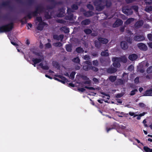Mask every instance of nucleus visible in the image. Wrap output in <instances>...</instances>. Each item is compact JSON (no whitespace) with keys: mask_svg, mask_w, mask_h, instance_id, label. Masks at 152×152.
<instances>
[{"mask_svg":"<svg viewBox=\"0 0 152 152\" xmlns=\"http://www.w3.org/2000/svg\"><path fill=\"white\" fill-rule=\"evenodd\" d=\"M143 96H152V88L147 90L143 94Z\"/></svg>","mask_w":152,"mask_h":152,"instance_id":"obj_10","label":"nucleus"},{"mask_svg":"<svg viewBox=\"0 0 152 152\" xmlns=\"http://www.w3.org/2000/svg\"><path fill=\"white\" fill-rule=\"evenodd\" d=\"M53 65L55 67L57 68H59V66L58 64L55 61H53L52 63Z\"/></svg>","mask_w":152,"mask_h":152,"instance_id":"obj_35","label":"nucleus"},{"mask_svg":"<svg viewBox=\"0 0 152 152\" xmlns=\"http://www.w3.org/2000/svg\"><path fill=\"white\" fill-rule=\"evenodd\" d=\"M105 0H96L94 2V5L96 6L97 10L100 11L103 9L106 6L107 7H109L111 5V3L109 0H107L106 2L104 1Z\"/></svg>","mask_w":152,"mask_h":152,"instance_id":"obj_1","label":"nucleus"},{"mask_svg":"<svg viewBox=\"0 0 152 152\" xmlns=\"http://www.w3.org/2000/svg\"><path fill=\"white\" fill-rule=\"evenodd\" d=\"M64 15V13L63 12H61L59 14L57 15V16L59 17H62Z\"/></svg>","mask_w":152,"mask_h":152,"instance_id":"obj_42","label":"nucleus"},{"mask_svg":"<svg viewBox=\"0 0 152 152\" xmlns=\"http://www.w3.org/2000/svg\"><path fill=\"white\" fill-rule=\"evenodd\" d=\"M143 149L144 152H152V149L147 146H144L143 147Z\"/></svg>","mask_w":152,"mask_h":152,"instance_id":"obj_22","label":"nucleus"},{"mask_svg":"<svg viewBox=\"0 0 152 152\" xmlns=\"http://www.w3.org/2000/svg\"><path fill=\"white\" fill-rule=\"evenodd\" d=\"M85 15L87 17H89L94 15V13L91 11L87 12L84 13Z\"/></svg>","mask_w":152,"mask_h":152,"instance_id":"obj_21","label":"nucleus"},{"mask_svg":"<svg viewBox=\"0 0 152 152\" xmlns=\"http://www.w3.org/2000/svg\"><path fill=\"white\" fill-rule=\"evenodd\" d=\"M137 91H138V90L137 89H134V90L132 91L131 92V93L130 94V95L131 96L133 95H134L135 94L136 92H137Z\"/></svg>","mask_w":152,"mask_h":152,"instance_id":"obj_40","label":"nucleus"},{"mask_svg":"<svg viewBox=\"0 0 152 152\" xmlns=\"http://www.w3.org/2000/svg\"><path fill=\"white\" fill-rule=\"evenodd\" d=\"M55 76L61 78L62 80H64V81L65 80H66L65 77H63L61 75H55Z\"/></svg>","mask_w":152,"mask_h":152,"instance_id":"obj_45","label":"nucleus"},{"mask_svg":"<svg viewBox=\"0 0 152 152\" xmlns=\"http://www.w3.org/2000/svg\"><path fill=\"white\" fill-rule=\"evenodd\" d=\"M126 40L128 43H131L132 42V40L131 39L129 38H127Z\"/></svg>","mask_w":152,"mask_h":152,"instance_id":"obj_63","label":"nucleus"},{"mask_svg":"<svg viewBox=\"0 0 152 152\" xmlns=\"http://www.w3.org/2000/svg\"><path fill=\"white\" fill-rule=\"evenodd\" d=\"M143 21L140 20L137 22L134 25V26L136 28H139L141 27L143 24Z\"/></svg>","mask_w":152,"mask_h":152,"instance_id":"obj_15","label":"nucleus"},{"mask_svg":"<svg viewBox=\"0 0 152 152\" xmlns=\"http://www.w3.org/2000/svg\"><path fill=\"white\" fill-rule=\"evenodd\" d=\"M123 95V94L122 93L118 94H117L116 95V97L117 98H120Z\"/></svg>","mask_w":152,"mask_h":152,"instance_id":"obj_57","label":"nucleus"},{"mask_svg":"<svg viewBox=\"0 0 152 152\" xmlns=\"http://www.w3.org/2000/svg\"><path fill=\"white\" fill-rule=\"evenodd\" d=\"M53 45L55 47H61L62 46V44L60 42L55 43L53 44Z\"/></svg>","mask_w":152,"mask_h":152,"instance_id":"obj_32","label":"nucleus"},{"mask_svg":"<svg viewBox=\"0 0 152 152\" xmlns=\"http://www.w3.org/2000/svg\"><path fill=\"white\" fill-rule=\"evenodd\" d=\"M134 83L136 84H137L139 82V78L137 77L134 80Z\"/></svg>","mask_w":152,"mask_h":152,"instance_id":"obj_59","label":"nucleus"},{"mask_svg":"<svg viewBox=\"0 0 152 152\" xmlns=\"http://www.w3.org/2000/svg\"><path fill=\"white\" fill-rule=\"evenodd\" d=\"M117 70L116 68L111 66L107 69V72L109 74H113L115 73Z\"/></svg>","mask_w":152,"mask_h":152,"instance_id":"obj_5","label":"nucleus"},{"mask_svg":"<svg viewBox=\"0 0 152 152\" xmlns=\"http://www.w3.org/2000/svg\"><path fill=\"white\" fill-rule=\"evenodd\" d=\"M139 105L140 107H144L145 106V105L143 103H140Z\"/></svg>","mask_w":152,"mask_h":152,"instance_id":"obj_55","label":"nucleus"},{"mask_svg":"<svg viewBox=\"0 0 152 152\" xmlns=\"http://www.w3.org/2000/svg\"><path fill=\"white\" fill-rule=\"evenodd\" d=\"M145 3L147 4H152V0H145Z\"/></svg>","mask_w":152,"mask_h":152,"instance_id":"obj_53","label":"nucleus"},{"mask_svg":"<svg viewBox=\"0 0 152 152\" xmlns=\"http://www.w3.org/2000/svg\"><path fill=\"white\" fill-rule=\"evenodd\" d=\"M77 90L80 92H83L86 90V89L83 88H79L77 89Z\"/></svg>","mask_w":152,"mask_h":152,"instance_id":"obj_48","label":"nucleus"},{"mask_svg":"<svg viewBox=\"0 0 152 152\" xmlns=\"http://www.w3.org/2000/svg\"><path fill=\"white\" fill-rule=\"evenodd\" d=\"M133 9L136 12H138V8L137 6H133L132 7V9Z\"/></svg>","mask_w":152,"mask_h":152,"instance_id":"obj_43","label":"nucleus"},{"mask_svg":"<svg viewBox=\"0 0 152 152\" xmlns=\"http://www.w3.org/2000/svg\"><path fill=\"white\" fill-rule=\"evenodd\" d=\"M137 46L138 48L141 50L145 51L148 49L147 46L145 44L142 43H139L137 44Z\"/></svg>","mask_w":152,"mask_h":152,"instance_id":"obj_4","label":"nucleus"},{"mask_svg":"<svg viewBox=\"0 0 152 152\" xmlns=\"http://www.w3.org/2000/svg\"><path fill=\"white\" fill-rule=\"evenodd\" d=\"M81 78L82 79L85 81H86V80H88L89 79V78L88 77H87L85 76H81Z\"/></svg>","mask_w":152,"mask_h":152,"instance_id":"obj_46","label":"nucleus"},{"mask_svg":"<svg viewBox=\"0 0 152 152\" xmlns=\"http://www.w3.org/2000/svg\"><path fill=\"white\" fill-rule=\"evenodd\" d=\"M72 8L73 10H76L78 9V7L77 5L74 4L72 6Z\"/></svg>","mask_w":152,"mask_h":152,"instance_id":"obj_54","label":"nucleus"},{"mask_svg":"<svg viewBox=\"0 0 152 152\" xmlns=\"http://www.w3.org/2000/svg\"><path fill=\"white\" fill-rule=\"evenodd\" d=\"M147 72L148 73H151L152 72V66L148 67L147 70Z\"/></svg>","mask_w":152,"mask_h":152,"instance_id":"obj_39","label":"nucleus"},{"mask_svg":"<svg viewBox=\"0 0 152 152\" xmlns=\"http://www.w3.org/2000/svg\"><path fill=\"white\" fill-rule=\"evenodd\" d=\"M61 30L63 31L65 33H68L69 32V29L65 27L61 28Z\"/></svg>","mask_w":152,"mask_h":152,"instance_id":"obj_26","label":"nucleus"},{"mask_svg":"<svg viewBox=\"0 0 152 152\" xmlns=\"http://www.w3.org/2000/svg\"><path fill=\"white\" fill-rule=\"evenodd\" d=\"M122 11L123 13L127 15H132L133 13L131 9L124 8L122 9Z\"/></svg>","mask_w":152,"mask_h":152,"instance_id":"obj_7","label":"nucleus"},{"mask_svg":"<svg viewBox=\"0 0 152 152\" xmlns=\"http://www.w3.org/2000/svg\"><path fill=\"white\" fill-rule=\"evenodd\" d=\"M134 19L132 18H129L125 22L124 24L125 25H128L130 24L134 20Z\"/></svg>","mask_w":152,"mask_h":152,"instance_id":"obj_19","label":"nucleus"},{"mask_svg":"<svg viewBox=\"0 0 152 152\" xmlns=\"http://www.w3.org/2000/svg\"><path fill=\"white\" fill-rule=\"evenodd\" d=\"M121 48L124 50L126 49L128 47L126 42L125 41H123L121 42Z\"/></svg>","mask_w":152,"mask_h":152,"instance_id":"obj_11","label":"nucleus"},{"mask_svg":"<svg viewBox=\"0 0 152 152\" xmlns=\"http://www.w3.org/2000/svg\"><path fill=\"white\" fill-rule=\"evenodd\" d=\"M98 39L99 42L102 43L106 44L108 42V40L106 38H103L101 37H98Z\"/></svg>","mask_w":152,"mask_h":152,"instance_id":"obj_12","label":"nucleus"},{"mask_svg":"<svg viewBox=\"0 0 152 152\" xmlns=\"http://www.w3.org/2000/svg\"><path fill=\"white\" fill-rule=\"evenodd\" d=\"M43 69L45 70H48L49 69V67L48 66L46 65L45 66H43V67H42Z\"/></svg>","mask_w":152,"mask_h":152,"instance_id":"obj_61","label":"nucleus"},{"mask_svg":"<svg viewBox=\"0 0 152 152\" xmlns=\"http://www.w3.org/2000/svg\"><path fill=\"white\" fill-rule=\"evenodd\" d=\"M107 50H106L105 51L102 52L101 53V55L102 56H109V53L107 51Z\"/></svg>","mask_w":152,"mask_h":152,"instance_id":"obj_27","label":"nucleus"},{"mask_svg":"<svg viewBox=\"0 0 152 152\" xmlns=\"http://www.w3.org/2000/svg\"><path fill=\"white\" fill-rule=\"evenodd\" d=\"M119 59L118 58V57H114L112 59V61L113 62V66L115 67L118 68L120 67L121 66L120 64V63Z\"/></svg>","mask_w":152,"mask_h":152,"instance_id":"obj_3","label":"nucleus"},{"mask_svg":"<svg viewBox=\"0 0 152 152\" xmlns=\"http://www.w3.org/2000/svg\"><path fill=\"white\" fill-rule=\"evenodd\" d=\"M95 45L96 47L99 48L100 47V44L99 43L97 42H95Z\"/></svg>","mask_w":152,"mask_h":152,"instance_id":"obj_56","label":"nucleus"},{"mask_svg":"<svg viewBox=\"0 0 152 152\" xmlns=\"http://www.w3.org/2000/svg\"><path fill=\"white\" fill-rule=\"evenodd\" d=\"M72 61L73 62L77 63H79L80 61V59L78 57L74 58L72 59Z\"/></svg>","mask_w":152,"mask_h":152,"instance_id":"obj_25","label":"nucleus"},{"mask_svg":"<svg viewBox=\"0 0 152 152\" xmlns=\"http://www.w3.org/2000/svg\"><path fill=\"white\" fill-rule=\"evenodd\" d=\"M85 63L87 64L91 65V62L90 61H86L85 62Z\"/></svg>","mask_w":152,"mask_h":152,"instance_id":"obj_60","label":"nucleus"},{"mask_svg":"<svg viewBox=\"0 0 152 152\" xmlns=\"http://www.w3.org/2000/svg\"><path fill=\"white\" fill-rule=\"evenodd\" d=\"M134 69V66L132 65H130L128 68V69L130 71H132Z\"/></svg>","mask_w":152,"mask_h":152,"instance_id":"obj_47","label":"nucleus"},{"mask_svg":"<svg viewBox=\"0 0 152 152\" xmlns=\"http://www.w3.org/2000/svg\"><path fill=\"white\" fill-rule=\"evenodd\" d=\"M77 83L79 84H82L83 83L85 84H90L91 83V81L89 79L88 80H86L84 81V82H82V83H81L80 82H77Z\"/></svg>","mask_w":152,"mask_h":152,"instance_id":"obj_23","label":"nucleus"},{"mask_svg":"<svg viewBox=\"0 0 152 152\" xmlns=\"http://www.w3.org/2000/svg\"><path fill=\"white\" fill-rule=\"evenodd\" d=\"M123 21L120 19H118L113 24V26L114 28L117 27L119 26L122 24Z\"/></svg>","mask_w":152,"mask_h":152,"instance_id":"obj_6","label":"nucleus"},{"mask_svg":"<svg viewBox=\"0 0 152 152\" xmlns=\"http://www.w3.org/2000/svg\"><path fill=\"white\" fill-rule=\"evenodd\" d=\"M53 38L55 39L58 40H60L61 41H62L64 38V36L63 35H60L59 36L54 35L53 36Z\"/></svg>","mask_w":152,"mask_h":152,"instance_id":"obj_14","label":"nucleus"},{"mask_svg":"<svg viewBox=\"0 0 152 152\" xmlns=\"http://www.w3.org/2000/svg\"><path fill=\"white\" fill-rule=\"evenodd\" d=\"M85 88L86 89L91 90H94L95 89L99 90L100 89V88L99 87H98L96 88H95L93 87H89L86 86L85 87Z\"/></svg>","mask_w":152,"mask_h":152,"instance_id":"obj_30","label":"nucleus"},{"mask_svg":"<svg viewBox=\"0 0 152 152\" xmlns=\"http://www.w3.org/2000/svg\"><path fill=\"white\" fill-rule=\"evenodd\" d=\"M129 58L131 61H134L137 58V56L136 54H133L129 55Z\"/></svg>","mask_w":152,"mask_h":152,"instance_id":"obj_16","label":"nucleus"},{"mask_svg":"<svg viewBox=\"0 0 152 152\" xmlns=\"http://www.w3.org/2000/svg\"><path fill=\"white\" fill-rule=\"evenodd\" d=\"M109 80L112 82H114L117 79V76H111L108 78Z\"/></svg>","mask_w":152,"mask_h":152,"instance_id":"obj_20","label":"nucleus"},{"mask_svg":"<svg viewBox=\"0 0 152 152\" xmlns=\"http://www.w3.org/2000/svg\"><path fill=\"white\" fill-rule=\"evenodd\" d=\"M118 58H120L119 59V61L122 62L124 63H126L127 61V58L125 56H122L120 57H118Z\"/></svg>","mask_w":152,"mask_h":152,"instance_id":"obj_17","label":"nucleus"},{"mask_svg":"<svg viewBox=\"0 0 152 152\" xmlns=\"http://www.w3.org/2000/svg\"><path fill=\"white\" fill-rule=\"evenodd\" d=\"M83 68L84 70L87 71L90 70V66L89 67L87 65L84 66H83Z\"/></svg>","mask_w":152,"mask_h":152,"instance_id":"obj_36","label":"nucleus"},{"mask_svg":"<svg viewBox=\"0 0 152 152\" xmlns=\"http://www.w3.org/2000/svg\"><path fill=\"white\" fill-rule=\"evenodd\" d=\"M148 37L149 40L152 41V35L151 34H148Z\"/></svg>","mask_w":152,"mask_h":152,"instance_id":"obj_52","label":"nucleus"},{"mask_svg":"<svg viewBox=\"0 0 152 152\" xmlns=\"http://www.w3.org/2000/svg\"><path fill=\"white\" fill-rule=\"evenodd\" d=\"M90 20L89 19H86L83 21L81 22V24L82 25H87L89 24L90 23Z\"/></svg>","mask_w":152,"mask_h":152,"instance_id":"obj_18","label":"nucleus"},{"mask_svg":"<svg viewBox=\"0 0 152 152\" xmlns=\"http://www.w3.org/2000/svg\"><path fill=\"white\" fill-rule=\"evenodd\" d=\"M44 59V58L42 56H41L40 58H33L32 59V61L35 64H37L40 62L41 61L43 60Z\"/></svg>","mask_w":152,"mask_h":152,"instance_id":"obj_8","label":"nucleus"},{"mask_svg":"<svg viewBox=\"0 0 152 152\" xmlns=\"http://www.w3.org/2000/svg\"><path fill=\"white\" fill-rule=\"evenodd\" d=\"M46 48H49L51 47V45L50 43H48L45 44Z\"/></svg>","mask_w":152,"mask_h":152,"instance_id":"obj_51","label":"nucleus"},{"mask_svg":"<svg viewBox=\"0 0 152 152\" xmlns=\"http://www.w3.org/2000/svg\"><path fill=\"white\" fill-rule=\"evenodd\" d=\"M87 7L91 10H92L94 9L93 7L91 4H88L87 5Z\"/></svg>","mask_w":152,"mask_h":152,"instance_id":"obj_49","label":"nucleus"},{"mask_svg":"<svg viewBox=\"0 0 152 152\" xmlns=\"http://www.w3.org/2000/svg\"><path fill=\"white\" fill-rule=\"evenodd\" d=\"M145 39L144 37L142 35L135 36L134 39L136 41H140L144 40Z\"/></svg>","mask_w":152,"mask_h":152,"instance_id":"obj_9","label":"nucleus"},{"mask_svg":"<svg viewBox=\"0 0 152 152\" xmlns=\"http://www.w3.org/2000/svg\"><path fill=\"white\" fill-rule=\"evenodd\" d=\"M145 10L147 12H149L152 11V6H146L145 9Z\"/></svg>","mask_w":152,"mask_h":152,"instance_id":"obj_29","label":"nucleus"},{"mask_svg":"<svg viewBox=\"0 0 152 152\" xmlns=\"http://www.w3.org/2000/svg\"><path fill=\"white\" fill-rule=\"evenodd\" d=\"M37 20L39 23L43 22H42V19L41 17H37Z\"/></svg>","mask_w":152,"mask_h":152,"instance_id":"obj_50","label":"nucleus"},{"mask_svg":"<svg viewBox=\"0 0 152 152\" xmlns=\"http://www.w3.org/2000/svg\"><path fill=\"white\" fill-rule=\"evenodd\" d=\"M54 79L56 80H58L59 81H60V82H62V83H65V81H63V80H61L59 79H58V78H56V77H54Z\"/></svg>","mask_w":152,"mask_h":152,"instance_id":"obj_62","label":"nucleus"},{"mask_svg":"<svg viewBox=\"0 0 152 152\" xmlns=\"http://www.w3.org/2000/svg\"><path fill=\"white\" fill-rule=\"evenodd\" d=\"M93 64L94 66H98L99 65L98 61L97 60H94L93 61Z\"/></svg>","mask_w":152,"mask_h":152,"instance_id":"obj_41","label":"nucleus"},{"mask_svg":"<svg viewBox=\"0 0 152 152\" xmlns=\"http://www.w3.org/2000/svg\"><path fill=\"white\" fill-rule=\"evenodd\" d=\"M83 58L85 60H89L91 58V57L90 56L88 55H86L84 56Z\"/></svg>","mask_w":152,"mask_h":152,"instance_id":"obj_37","label":"nucleus"},{"mask_svg":"<svg viewBox=\"0 0 152 152\" xmlns=\"http://www.w3.org/2000/svg\"><path fill=\"white\" fill-rule=\"evenodd\" d=\"M46 25L47 26V24L45 23L44 22H41L40 23H39L38 24V26L37 27V29L40 30H42L43 29V26Z\"/></svg>","mask_w":152,"mask_h":152,"instance_id":"obj_13","label":"nucleus"},{"mask_svg":"<svg viewBox=\"0 0 152 152\" xmlns=\"http://www.w3.org/2000/svg\"><path fill=\"white\" fill-rule=\"evenodd\" d=\"M12 23L3 26L0 28V32L10 31L12 30Z\"/></svg>","mask_w":152,"mask_h":152,"instance_id":"obj_2","label":"nucleus"},{"mask_svg":"<svg viewBox=\"0 0 152 152\" xmlns=\"http://www.w3.org/2000/svg\"><path fill=\"white\" fill-rule=\"evenodd\" d=\"M84 32L87 34H89L91 33V30L88 28L85 29L84 30Z\"/></svg>","mask_w":152,"mask_h":152,"instance_id":"obj_34","label":"nucleus"},{"mask_svg":"<svg viewBox=\"0 0 152 152\" xmlns=\"http://www.w3.org/2000/svg\"><path fill=\"white\" fill-rule=\"evenodd\" d=\"M38 10H39V9H37L36 11L34 12L33 13V15L34 16H37V13H38Z\"/></svg>","mask_w":152,"mask_h":152,"instance_id":"obj_58","label":"nucleus"},{"mask_svg":"<svg viewBox=\"0 0 152 152\" xmlns=\"http://www.w3.org/2000/svg\"><path fill=\"white\" fill-rule=\"evenodd\" d=\"M76 51L78 53H83L84 52V50L83 49L80 47H78L76 49Z\"/></svg>","mask_w":152,"mask_h":152,"instance_id":"obj_31","label":"nucleus"},{"mask_svg":"<svg viewBox=\"0 0 152 152\" xmlns=\"http://www.w3.org/2000/svg\"><path fill=\"white\" fill-rule=\"evenodd\" d=\"M93 81L96 83H99V80L96 78L94 77L93 79Z\"/></svg>","mask_w":152,"mask_h":152,"instance_id":"obj_44","label":"nucleus"},{"mask_svg":"<svg viewBox=\"0 0 152 152\" xmlns=\"http://www.w3.org/2000/svg\"><path fill=\"white\" fill-rule=\"evenodd\" d=\"M90 69L92 70L94 72H97L98 71V69L97 68L93 66H90Z\"/></svg>","mask_w":152,"mask_h":152,"instance_id":"obj_33","label":"nucleus"},{"mask_svg":"<svg viewBox=\"0 0 152 152\" xmlns=\"http://www.w3.org/2000/svg\"><path fill=\"white\" fill-rule=\"evenodd\" d=\"M116 85H121L124 83V81L123 80L121 79H118L116 83Z\"/></svg>","mask_w":152,"mask_h":152,"instance_id":"obj_24","label":"nucleus"},{"mask_svg":"<svg viewBox=\"0 0 152 152\" xmlns=\"http://www.w3.org/2000/svg\"><path fill=\"white\" fill-rule=\"evenodd\" d=\"M148 45L149 47L152 48V42L148 43Z\"/></svg>","mask_w":152,"mask_h":152,"instance_id":"obj_64","label":"nucleus"},{"mask_svg":"<svg viewBox=\"0 0 152 152\" xmlns=\"http://www.w3.org/2000/svg\"><path fill=\"white\" fill-rule=\"evenodd\" d=\"M75 74V72H72L70 76V78L71 79H73L74 78V76Z\"/></svg>","mask_w":152,"mask_h":152,"instance_id":"obj_38","label":"nucleus"},{"mask_svg":"<svg viewBox=\"0 0 152 152\" xmlns=\"http://www.w3.org/2000/svg\"><path fill=\"white\" fill-rule=\"evenodd\" d=\"M66 49L68 52H71L72 50L71 45H67L66 46Z\"/></svg>","mask_w":152,"mask_h":152,"instance_id":"obj_28","label":"nucleus"}]
</instances>
